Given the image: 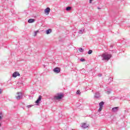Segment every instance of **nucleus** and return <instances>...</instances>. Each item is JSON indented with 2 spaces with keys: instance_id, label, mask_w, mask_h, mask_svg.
Masks as SVG:
<instances>
[{
  "instance_id": "nucleus-1",
  "label": "nucleus",
  "mask_w": 130,
  "mask_h": 130,
  "mask_svg": "<svg viewBox=\"0 0 130 130\" xmlns=\"http://www.w3.org/2000/svg\"><path fill=\"white\" fill-rule=\"evenodd\" d=\"M101 56L102 57V60H107V61H108L112 57V55L108 53H104L102 54Z\"/></svg>"
},
{
  "instance_id": "nucleus-2",
  "label": "nucleus",
  "mask_w": 130,
  "mask_h": 130,
  "mask_svg": "<svg viewBox=\"0 0 130 130\" xmlns=\"http://www.w3.org/2000/svg\"><path fill=\"white\" fill-rule=\"evenodd\" d=\"M54 98L56 100H60L63 98V93H57V96H54Z\"/></svg>"
},
{
  "instance_id": "nucleus-3",
  "label": "nucleus",
  "mask_w": 130,
  "mask_h": 130,
  "mask_svg": "<svg viewBox=\"0 0 130 130\" xmlns=\"http://www.w3.org/2000/svg\"><path fill=\"white\" fill-rule=\"evenodd\" d=\"M18 96H16V98L17 100H20V99H22L23 95L22 94V92H17Z\"/></svg>"
},
{
  "instance_id": "nucleus-4",
  "label": "nucleus",
  "mask_w": 130,
  "mask_h": 130,
  "mask_svg": "<svg viewBox=\"0 0 130 130\" xmlns=\"http://www.w3.org/2000/svg\"><path fill=\"white\" fill-rule=\"evenodd\" d=\"M53 72L56 73V74H58L59 73H60V68L56 67L53 69Z\"/></svg>"
},
{
  "instance_id": "nucleus-5",
  "label": "nucleus",
  "mask_w": 130,
  "mask_h": 130,
  "mask_svg": "<svg viewBox=\"0 0 130 130\" xmlns=\"http://www.w3.org/2000/svg\"><path fill=\"white\" fill-rule=\"evenodd\" d=\"M100 97H101V95H100V92H96L95 93L94 98H95V99H99Z\"/></svg>"
},
{
  "instance_id": "nucleus-6",
  "label": "nucleus",
  "mask_w": 130,
  "mask_h": 130,
  "mask_svg": "<svg viewBox=\"0 0 130 130\" xmlns=\"http://www.w3.org/2000/svg\"><path fill=\"white\" fill-rule=\"evenodd\" d=\"M20 76V73L18 72H15L13 74H12V77L13 78H17V77H19Z\"/></svg>"
},
{
  "instance_id": "nucleus-7",
  "label": "nucleus",
  "mask_w": 130,
  "mask_h": 130,
  "mask_svg": "<svg viewBox=\"0 0 130 130\" xmlns=\"http://www.w3.org/2000/svg\"><path fill=\"white\" fill-rule=\"evenodd\" d=\"M41 95H40L39 96V98L37 99V100L36 101V103L37 104V105H38L39 103H40V101H41Z\"/></svg>"
},
{
  "instance_id": "nucleus-8",
  "label": "nucleus",
  "mask_w": 130,
  "mask_h": 130,
  "mask_svg": "<svg viewBox=\"0 0 130 130\" xmlns=\"http://www.w3.org/2000/svg\"><path fill=\"white\" fill-rule=\"evenodd\" d=\"M119 108V107H114L112 109V111L113 112H117V111H118Z\"/></svg>"
},
{
  "instance_id": "nucleus-9",
  "label": "nucleus",
  "mask_w": 130,
  "mask_h": 130,
  "mask_svg": "<svg viewBox=\"0 0 130 130\" xmlns=\"http://www.w3.org/2000/svg\"><path fill=\"white\" fill-rule=\"evenodd\" d=\"M50 12V8L49 7L47 8L45 10V13H46V14H47V15L49 14Z\"/></svg>"
},
{
  "instance_id": "nucleus-10",
  "label": "nucleus",
  "mask_w": 130,
  "mask_h": 130,
  "mask_svg": "<svg viewBox=\"0 0 130 130\" xmlns=\"http://www.w3.org/2000/svg\"><path fill=\"white\" fill-rule=\"evenodd\" d=\"M81 127L82 128H87V127H88V125H87V123H83L82 124Z\"/></svg>"
},
{
  "instance_id": "nucleus-11",
  "label": "nucleus",
  "mask_w": 130,
  "mask_h": 130,
  "mask_svg": "<svg viewBox=\"0 0 130 130\" xmlns=\"http://www.w3.org/2000/svg\"><path fill=\"white\" fill-rule=\"evenodd\" d=\"M52 32V30L51 29H48L46 31V34H50Z\"/></svg>"
},
{
  "instance_id": "nucleus-12",
  "label": "nucleus",
  "mask_w": 130,
  "mask_h": 130,
  "mask_svg": "<svg viewBox=\"0 0 130 130\" xmlns=\"http://www.w3.org/2000/svg\"><path fill=\"white\" fill-rule=\"evenodd\" d=\"M35 22V19H29L28 20V23H34Z\"/></svg>"
},
{
  "instance_id": "nucleus-13",
  "label": "nucleus",
  "mask_w": 130,
  "mask_h": 130,
  "mask_svg": "<svg viewBox=\"0 0 130 130\" xmlns=\"http://www.w3.org/2000/svg\"><path fill=\"white\" fill-rule=\"evenodd\" d=\"M85 31V28H83L79 30V34H83Z\"/></svg>"
},
{
  "instance_id": "nucleus-14",
  "label": "nucleus",
  "mask_w": 130,
  "mask_h": 130,
  "mask_svg": "<svg viewBox=\"0 0 130 130\" xmlns=\"http://www.w3.org/2000/svg\"><path fill=\"white\" fill-rule=\"evenodd\" d=\"M99 105L100 107H102L103 108V105H104V102H101V103H99Z\"/></svg>"
},
{
  "instance_id": "nucleus-15",
  "label": "nucleus",
  "mask_w": 130,
  "mask_h": 130,
  "mask_svg": "<svg viewBox=\"0 0 130 130\" xmlns=\"http://www.w3.org/2000/svg\"><path fill=\"white\" fill-rule=\"evenodd\" d=\"M70 10H72V7H68L66 8V11H67V12H69Z\"/></svg>"
},
{
  "instance_id": "nucleus-16",
  "label": "nucleus",
  "mask_w": 130,
  "mask_h": 130,
  "mask_svg": "<svg viewBox=\"0 0 130 130\" xmlns=\"http://www.w3.org/2000/svg\"><path fill=\"white\" fill-rule=\"evenodd\" d=\"M108 81H109V82H110V83H111V82H112V81H113V79H112V78L109 77Z\"/></svg>"
},
{
  "instance_id": "nucleus-17",
  "label": "nucleus",
  "mask_w": 130,
  "mask_h": 130,
  "mask_svg": "<svg viewBox=\"0 0 130 130\" xmlns=\"http://www.w3.org/2000/svg\"><path fill=\"white\" fill-rule=\"evenodd\" d=\"M79 50L80 52H84V49L82 48H80L79 49Z\"/></svg>"
},
{
  "instance_id": "nucleus-18",
  "label": "nucleus",
  "mask_w": 130,
  "mask_h": 130,
  "mask_svg": "<svg viewBox=\"0 0 130 130\" xmlns=\"http://www.w3.org/2000/svg\"><path fill=\"white\" fill-rule=\"evenodd\" d=\"M80 61H81L82 62H84V61H86V59L85 58H81L80 59Z\"/></svg>"
},
{
  "instance_id": "nucleus-19",
  "label": "nucleus",
  "mask_w": 130,
  "mask_h": 130,
  "mask_svg": "<svg viewBox=\"0 0 130 130\" xmlns=\"http://www.w3.org/2000/svg\"><path fill=\"white\" fill-rule=\"evenodd\" d=\"M92 52H93V51L92 50H89L88 52V54H91Z\"/></svg>"
},
{
  "instance_id": "nucleus-20",
  "label": "nucleus",
  "mask_w": 130,
  "mask_h": 130,
  "mask_svg": "<svg viewBox=\"0 0 130 130\" xmlns=\"http://www.w3.org/2000/svg\"><path fill=\"white\" fill-rule=\"evenodd\" d=\"M76 94H77V95H80V94H81V91H80L79 90H78L76 92Z\"/></svg>"
},
{
  "instance_id": "nucleus-21",
  "label": "nucleus",
  "mask_w": 130,
  "mask_h": 130,
  "mask_svg": "<svg viewBox=\"0 0 130 130\" xmlns=\"http://www.w3.org/2000/svg\"><path fill=\"white\" fill-rule=\"evenodd\" d=\"M39 32V30H37L36 31H35V35L34 36H36V35H37V34Z\"/></svg>"
},
{
  "instance_id": "nucleus-22",
  "label": "nucleus",
  "mask_w": 130,
  "mask_h": 130,
  "mask_svg": "<svg viewBox=\"0 0 130 130\" xmlns=\"http://www.w3.org/2000/svg\"><path fill=\"white\" fill-rule=\"evenodd\" d=\"M3 113H0V120L1 119H2V118H3Z\"/></svg>"
},
{
  "instance_id": "nucleus-23",
  "label": "nucleus",
  "mask_w": 130,
  "mask_h": 130,
  "mask_svg": "<svg viewBox=\"0 0 130 130\" xmlns=\"http://www.w3.org/2000/svg\"><path fill=\"white\" fill-rule=\"evenodd\" d=\"M102 110V107H100L98 111H99V112H100V111H101Z\"/></svg>"
},
{
  "instance_id": "nucleus-24",
  "label": "nucleus",
  "mask_w": 130,
  "mask_h": 130,
  "mask_svg": "<svg viewBox=\"0 0 130 130\" xmlns=\"http://www.w3.org/2000/svg\"><path fill=\"white\" fill-rule=\"evenodd\" d=\"M32 106H33V105H28L27 108H30V107H32Z\"/></svg>"
},
{
  "instance_id": "nucleus-25",
  "label": "nucleus",
  "mask_w": 130,
  "mask_h": 130,
  "mask_svg": "<svg viewBox=\"0 0 130 130\" xmlns=\"http://www.w3.org/2000/svg\"><path fill=\"white\" fill-rule=\"evenodd\" d=\"M93 0H89V4H92V2H93Z\"/></svg>"
},
{
  "instance_id": "nucleus-26",
  "label": "nucleus",
  "mask_w": 130,
  "mask_h": 130,
  "mask_svg": "<svg viewBox=\"0 0 130 130\" xmlns=\"http://www.w3.org/2000/svg\"><path fill=\"white\" fill-rule=\"evenodd\" d=\"M0 94H2V89L0 88Z\"/></svg>"
},
{
  "instance_id": "nucleus-27",
  "label": "nucleus",
  "mask_w": 130,
  "mask_h": 130,
  "mask_svg": "<svg viewBox=\"0 0 130 130\" xmlns=\"http://www.w3.org/2000/svg\"><path fill=\"white\" fill-rule=\"evenodd\" d=\"M110 47H111L112 48H113V46L111 45L110 46Z\"/></svg>"
},
{
  "instance_id": "nucleus-28",
  "label": "nucleus",
  "mask_w": 130,
  "mask_h": 130,
  "mask_svg": "<svg viewBox=\"0 0 130 130\" xmlns=\"http://www.w3.org/2000/svg\"><path fill=\"white\" fill-rule=\"evenodd\" d=\"M102 74L99 75V77H102Z\"/></svg>"
},
{
  "instance_id": "nucleus-29",
  "label": "nucleus",
  "mask_w": 130,
  "mask_h": 130,
  "mask_svg": "<svg viewBox=\"0 0 130 130\" xmlns=\"http://www.w3.org/2000/svg\"><path fill=\"white\" fill-rule=\"evenodd\" d=\"M91 92H92V93H93V92H94V90H92L91 91Z\"/></svg>"
},
{
  "instance_id": "nucleus-30",
  "label": "nucleus",
  "mask_w": 130,
  "mask_h": 130,
  "mask_svg": "<svg viewBox=\"0 0 130 130\" xmlns=\"http://www.w3.org/2000/svg\"><path fill=\"white\" fill-rule=\"evenodd\" d=\"M98 10H99V9H100V8H99V7H98Z\"/></svg>"
},
{
  "instance_id": "nucleus-31",
  "label": "nucleus",
  "mask_w": 130,
  "mask_h": 130,
  "mask_svg": "<svg viewBox=\"0 0 130 130\" xmlns=\"http://www.w3.org/2000/svg\"><path fill=\"white\" fill-rule=\"evenodd\" d=\"M0 126H2V124L0 123Z\"/></svg>"
}]
</instances>
